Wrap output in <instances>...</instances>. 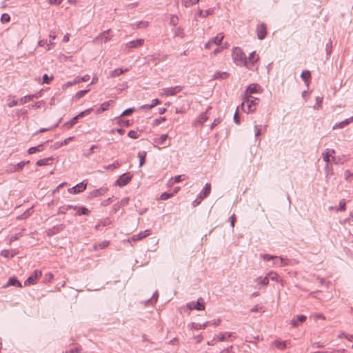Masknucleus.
<instances>
[{"label":"nucleus","instance_id":"obj_11","mask_svg":"<svg viewBox=\"0 0 353 353\" xmlns=\"http://www.w3.org/2000/svg\"><path fill=\"white\" fill-rule=\"evenodd\" d=\"M112 35L110 34V30H107L101 33L99 36L94 39L93 42H97L99 40L106 43L112 39Z\"/></svg>","mask_w":353,"mask_h":353},{"label":"nucleus","instance_id":"obj_17","mask_svg":"<svg viewBox=\"0 0 353 353\" xmlns=\"http://www.w3.org/2000/svg\"><path fill=\"white\" fill-rule=\"evenodd\" d=\"M64 228L65 225L63 224L54 225L47 231V234L50 236H53L63 230Z\"/></svg>","mask_w":353,"mask_h":353},{"label":"nucleus","instance_id":"obj_30","mask_svg":"<svg viewBox=\"0 0 353 353\" xmlns=\"http://www.w3.org/2000/svg\"><path fill=\"white\" fill-rule=\"evenodd\" d=\"M76 215L81 216V215H88L89 214V210L83 206L78 207V208L76 210Z\"/></svg>","mask_w":353,"mask_h":353},{"label":"nucleus","instance_id":"obj_62","mask_svg":"<svg viewBox=\"0 0 353 353\" xmlns=\"http://www.w3.org/2000/svg\"><path fill=\"white\" fill-rule=\"evenodd\" d=\"M111 102H112V101H105V102L103 103L101 105V110L102 111L107 110L108 109Z\"/></svg>","mask_w":353,"mask_h":353},{"label":"nucleus","instance_id":"obj_8","mask_svg":"<svg viewBox=\"0 0 353 353\" xmlns=\"http://www.w3.org/2000/svg\"><path fill=\"white\" fill-rule=\"evenodd\" d=\"M42 275V272L41 270H36L34 271L32 275H30L24 282V285L28 286L30 285H34L37 283V281L40 279Z\"/></svg>","mask_w":353,"mask_h":353},{"label":"nucleus","instance_id":"obj_16","mask_svg":"<svg viewBox=\"0 0 353 353\" xmlns=\"http://www.w3.org/2000/svg\"><path fill=\"white\" fill-rule=\"evenodd\" d=\"M211 192V185L209 183H207L203 190L199 193V199L200 200H203L204 198L207 197Z\"/></svg>","mask_w":353,"mask_h":353},{"label":"nucleus","instance_id":"obj_41","mask_svg":"<svg viewBox=\"0 0 353 353\" xmlns=\"http://www.w3.org/2000/svg\"><path fill=\"white\" fill-rule=\"evenodd\" d=\"M349 124V122H348V120L347 119H346L344 121H342L339 123H336L334 126H333V129H336V128H343L345 126H346L347 125Z\"/></svg>","mask_w":353,"mask_h":353},{"label":"nucleus","instance_id":"obj_12","mask_svg":"<svg viewBox=\"0 0 353 353\" xmlns=\"http://www.w3.org/2000/svg\"><path fill=\"white\" fill-rule=\"evenodd\" d=\"M30 161H21L15 165H10L7 171L10 172H17L21 171L26 165L28 164Z\"/></svg>","mask_w":353,"mask_h":353},{"label":"nucleus","instance_id":"obj_59","mask_svg":"<svg viewBox=\"0 0 353 353\" xmlns=\"http://www.w3.org/2000/svg\"><path fill=\"white\" fill-rule=\"evenodd\" d=\"M134 111V109L132 108H128L125 110H124L121 114V117L128 116L130 115Z\"/></svg>","mask_w":353,"mask_h":353},{"label":"nucleus","instance_id":"obj_40","mask_svg":"<svg viewBox=\"0 0 353 353\" xmlns=\"http://www.w3.org/2000/svg\"><path fill=\"white\" fill-rule=\"evenodd\" d=\"M73 139H74V137H70L65 139V140H63L62 142H57L55 143V148H58L63 145H67L69 143V141H72Z\"/></svg>","mask_w":353,"mask_h":353},{"label":"nucleus","instance_id":"obj_42","mask_svg":"<svg viewBox=\"0 0 353 353\" xmlns=\"http://www.w3.org/2000/svg\"><path fill=\"white\" fill-rule=\"evenodd\" d=\"M90 91V89H85V90H80V91H78L75 95H74V98L76 99H80L81 98H82L85 94H87L88 92Z\"/></svg>","mask_w":353,"mask_h":353},{"label":"nucleus","instance_id":"obj_63","mask_svg":"<svg viewBox=\"0 0 353 353\" xmlns=\"http://www.w3.org/2000/svg\"><path fill=\"white\" fill-rule=\"evenodd\" d=\"M165 117H159L153 121V125H158L161 123L163 121H165Z\"/></svg>","mask_w":353,"mask_h":353},{"label":"nucleus","instance_id":"obj_54","mask_svg":"<svg viewBox=\"0 0 353 353\" xmlns=\"http://www.w3.org/2000/svg\"><path fill=\"white\" fill-rule=\"evenodd\" d=\"M43 104H44V101H40L36 102L34 104L29 105L28 108H40L41 107V105Z\"/></svg>","mask_w":353,"mask_h":353},{"label":"nucleus","instance_id":"obj_23","mask_svg":"<svg viewBox=\"0 0 353 353\" xmlns=\"http://www.w3.org/2000/svg\"><path fill=\"white\" fill-rule=\"evenodd\" d=\"M258 84L252 83L250 84L245 91L244 94L243 95H251V94L257 92V90L259 88Z\"/></svg>","mask_w":353,"mask_h":353},{"label":"nucleus","instance_id":"obj_7","mask_svg":"<svg viewBox=\"0 0 353 353\" xmlns=\"http://www.w3.org/2000/svg\"><path fill=\"white\" fill-rule=\"evenodd\" d=\"M132 178V175L130 172L124 173L115 181V185L123 187L131 181Z\"/></svg>","mask_w":353,"mask_h":353},{"label":"nucleus","instance_id":"obj_61","mask_svg":"<svg viewBox=\"0 0 353 353\" xmlns=\"http://www.w3.org/2000/svg\"><path fill=\"white\" fill-rule=\"evenodd\" d=\"M251 312H263V307L259 305H256L250 310Z\"/></svg>","mask_w":353,"mask_h":353},{"label":"nucleus","instance_id":"obj_32","mask_svg":"<svg viewBox=\"0 0 353 353\" xmlns=\"http://www.w3.org/2000/svg\"><path fill=\"white\" fill-rule=\"evenodd\" d=\"M224 36L222 33L218 34L215 37L212 38L211 42L216 45H220L223 41Z\"/></svg>","mask_w":353,"mask_h":353},{"label":"nucleus","instance_id":"obj_57","mask_svg":"<svg viewBox=\"0 0 353 353\" xmlns=\"http://www.w3.org/2000/svg\"><path fill=\"white\" fill-rule=\"evenodd\" d=\"M128 136L131 139H137L139 137V134L135 130H130L128 133Z\"/></svg>","mask_w":353,"mask_h":353},{"label":"nucleus","instance_id":"obj_36","mask_svg":"<svg viewBox=\"0 0 353 353\" xmlns=\"http://www.w3.org/2000/svg\"><path fill=\"white\" fill-rule=\"evenodd\" d=\"M214 10L212 9H208L205 11H203L202 10H199L198 12V16L202 17H207L208 16L212 14L213 13Z\"/></svg>","mask_w":353,"mask_h":353},{"label":"nucleus","instance_id":"obj_44","mask_svg":"<svg viewBox=\"0 0 353 353\" xmlns=\"http://www.w3.org/2000/svg\"><path fill=\"white\" fill-rule=\"evenodd\" d=\"M120 165H121V164L119 163V162L118 161H116L113 163L105 166V168L106 170H114V169L119 168Z\"/></svg>","mask_w":353,"mask_h":353},{"label":"nucleus","instance_id":"obj_20","mask_svg":"<svg viewBox=\"0 0 353 353\" xmlns=\"http://www.w3.org/2000/svg\"><path fill=\"white\" fill-rule=\"evenodd\" d=\"M168 138V135L167 134H161L159 137H155L152 139V142L154 144L163 145L165 143Z\"/></svg>","mask_w":353,"mask_h":353},{"label":"nucleus","instance_id":"obj_25","mask_svg":"<svg viewBox=\"0 0 353 353\" xmlns=\"http://www.w3.org/2000/svg\"><path fill=\"white\" fill-rule=\"evenodd\" d=\"M229 75H230L229 73H228L226 72L216 71L213 74L212 79H225L228 78Z\"/></svg>","mask_w":353,"mask_h":353},{"label":"nucleus","instance_id":"obj_38","mask_svg":"<svg viewBox=\"0 0 353 353\" xmlns=\"http://www.w3.org/2000/svg\"><path fill=\"white\" fill-rule=\"evenodd\" d=\"M325 177L328 179L330 176L333 175V169L332 166H330L328 163H326L325 166Z\"/></svg>","mask_w":353,"mask_h":353},{"label":"nucleus","instance_id":"obj_9","mask_svg":"<svg viewBox=\"0 0 353 353\" xmlns=\"http://www.w3.org/2000/svg\"><path fill=\"white\" fill-rule=\"evenodd\" d=\"M167 59V55H161V54H153L148 55L146 57L148 63H152L154 65H157L159 63L165 61Z\"/></svg>","mask_w":353,"mask_h":353},{"label":"nucleus","instance_id":"obj_46","mask_svg":"<svg viewBox=\"0 0 353 353\" xmlns=\"http://www.w3.org/2000/svg\"><path fill=\"white\" fill-rule=\"evenodd\" d=\"M332 50V42L331 40H330L325 46V51H326L327 56H330L331 54Z\"/></svg>","mask_w":353,"mask_h":353},{"label":"nucleus","instance_id":"obj_33","mask_svg":"<svg viewBox=\"0 0 353 353\" xmlns=\"http://www.w3.org/2000/svg\"><path fill=\"white\" fill-rule=\"evenodd\" d=\"M137 156L139 159V167H141L145 162L146 152H139Z\"/></svg>","mask_w":353,"mask_h":353},{"label":"nucleus","instance_id":"obj_64","mask_svg":"<svg viewBox=\"0 0 353 353\" xmlns=\"http://www.w3.org/2000/svg\"><path fill=\"white\" fill-rule=\"evenodd\" d=\"M148 26V22L146 21H139L136 23L137 28H142Z\"/></svg>","mask_w":353,"mask_h":353},{"label":"nucleus","instance_id":"obj_26","mask_svg":"<svg viewBox=\"0 0 353 353\" xmlns=\"http://www.w3.org/2000/svg\"><path fill=\"white\" fill-rule=\"evenodd\" d=\"M53 160L52 157H47L44 159H39L37 161L36 165L37 166H43L50 165Z\"/></svg>","mask_w":353,"mask_h":353},{"label":"nucleus","instance_id":"obj_5","mask_svg":"<svg viewBox=\"0 0 353 353\" xmlns=\"http://www.w3.org/2000/svg\"><path fill=\"white\" fill-rule=\"evenodd\" d=\"M90 111H91V109H88V110L81 112L77 115L74 117L70 121L65 123L63 125L68 129L72 128L77 123V121L79 118L89 114L90 113Z\"/></svg>","mask_w":353,"mask_h":353},{"label":"nucleus","instance_id":"obj_56","mask_svg":"<svg viewBox=\"0 0 353 353\" xmlns=\"http://www.w3.org/2000/svg\"><path fill=\"white\" fill-rule=\"evenodd\" d=\"M345 205H346V203H345V199L341 200L339 202V208L337 209V210L345 211L346 209Z\"/></svg>","mask_w":353,"mask_h":353},{"label":"nucleus","instance_id":"obj_53","mask_svg":"<svg viewBox=\"0 0 353 353\" xmlns=\"http://www.w3.org/2000/svg\"><path fill=\"white\" fill-rule=\"evenodd\" d=\"M53 79V77H49L47 74H44L42 78L43 83L49 84L50 81Z\"/></svg>","mask_w":353,"mask_h":353},{"label":"nucleus","instance_id":"obj_27","mask_svg":"<svg viewBox=\"0 0 353 353\" xmlns=\"http://www.w3.org/2000/svg\"><path fill=\"white\" fill-rule=\"evenodd\" d=\"M255 55L256 52L255 51H253L250 54L248 58H247L249 65H250L252 68L251 70H253L254 63L257 61V60L259 59V57L256 58Z\"/></svg>","mask_w":353,"mask_h":353},{"label":"nucleus","instance_id":"obj_1","mask_svg":"<svg viewBox=\"0 0 353 353\" xmlns=\"http://www.w3.org/2000/svg\"><path fill=\"white\" fill-rule=\"evenodd\" d=\"M232 59L234 63L238 66H245L249 70H251L252 68L249 65L248 62V59L245 54L243 52L242 49L239 47H235L232 50Z\"/></svg>","mask_w":353,"mask_h":353},{"label":"nucleus","instance_id":"obj_55","mask_svg":"<svg viewBox=\"0 0 353 353\" xmlns=\"http://www.w3.org/2000/svg\"><path fill=\"white\" fill-rule=\"evenodd\" d=\"M10 21V17L7 13H3L1 17V21L2 23H7Z\"/></svg>","mask_w":353,"mask_h":353},{"label":"nucleus","instance_id":"obj_10","mask_svg":"<svg viewBox=\"0 0 353 353\" xmlns=\"http://www.w3.org/2000/svg\"><path fill=\"white\" fill-rule=\"evenodd\" d=\"M87 183L82 181L76 185L69 188L68 190L71 194H77L82 192L86 189Z\"/></svg>","mask_w":353,"mask_h":353},{"label":"nucleus","instance_id":"obj_2","mask_svg":"<svg viewBox=\"0 0 353 353\" xmlns=\"http://www.w3.org/2000/svg\"><path fill=\"white\" fill-rule=\"evenodd\" d=\"M259 99L251 95H242L241 109L246 113L253 112L256 110Z\"/></svg>","mask_w":353,"mask_h":353},{"label":"nucleus","instance_id":"obj_60","mask_svg":"<svg viewBox=\"0 0 353 353\" xmlns=\"http://www.w3.org/2000/svg\"><path fill=\"white\" fill-rule=\"evenodd\" d=\"M30 101H31V97H30L29 95H26L20 99L19 104H24Z\"/></svg>","mask_w":353,"mask_h":353},{"label":"nucleus","instance_id":"obj_34","mask_svg":"<svg viewBox=\"0 0 353 353\" xmlns=\"http://www.w3.org/2000/svg\"><path fill=\"white\" fill-rule=\"evenodd\" d=\"M274 344L276 348L279 350H284L287 347V342L286 341H282L279 340H276L274 342Z\"/></svg>","mask_w":353,"mask_h":353},{"label":"nucleus","instance_id":"obj_22","mask_svg":"<svg viewBox=\"0 0 353 353\" xmlns=\"http://www.w3.org/2000/svg\"><path fill=\"white\" fill-rule=\"evenodd\" d=\"M335 154V150L334 149H326L325 151L323 153V161L328 163H330V157L333 154Z\"/></svg>","mask_w":353,"mask_h":353},{"label":"nucleus","instance_id":"obj_4","mask_svg":"<svg viewBox=\"0 0 353 353\" xmlns=\"http://www.w3.org/2000/svg\"><path fill=\"white\" fill-rule=\"evenodd\" d=\"M183 86L182 85H176L174 87L163 88L160 90L159 94L161 97L174 96L177 93L180 92L183 90Z\"/></svg>","mask_w":353,"mask_h":353},{"label":"nucleus","instance_id":"obj_50","mask_svg":"<svg viewBox=\"0 0 353 353\" xmlns=\"http://www.w3.org/2000/svg\"><path fill=\"white\" fill-rule=\"evenodd\" d=\"M1 255L5 258L13 257L15 254H10V251L8 250H3L1 252Z\"/></svg>","mask_w":353,"mask_h":353},{"label":"nucleus","instance_id":"obj_48","mask_svg":"<svg viewBox=\"0 0 353 353\" xmlns=\"http://www.w3.org/2000/svg\"><path fill=\"white\" fill-rule=\"evenodd\" d=\"M58 125H59V123L54 124L53 126L50 127V128H42L39 129L38 131H37L35 134L42 133V132H45L48 130H52V129L57 128L58 126Z\"/></svg>","mask_w":353,"mask_h":353},{"label":"nucleus","instance_id":"obj_29","mask_svg":"<svg viewBox=\"0 0 353 353\" xmlns=\"http://www.w3.org/2000/svg\"><path fill=\"white\" fill-rule=\"evenodd\" d=\"M234 333L233 332H225L224 334H219L216 336V339L219 341H224L228 337L234 336Z\"/></svg>","mask_w":353,"mask_h":353},{"label":"nucleus","instance_id":"obj_35","mask_svg":"<svg viewBox=\"0 0 353 353\" xmlns=\"http://www.w3.org/2000/svg\"><path fill=\"white\" fill-rule=\"evenodd\" d=\"M311 74L309 70H303L301 72V77L305 81V83L308 85V79L310 78Z\"/></svg>","mask_w":353,"mask_h":353},{"label":"nucleus","instance_id":"obj_21","mask_svg":"<svg viewBox=\"0 0 353 353\" xmlns=\"http://www.w3.org/2000/svg\"><path fill=\"white\" fill-rule=\"evenodd\" d=\"M8 286H16V287H19V288H22V285H21V282L15 276L10 277L8 279L5 287H8Z\"/></svg>","mask_w":353,"mask_h":353},{"label":"nucleus","instance_id":"obj_49","mask_svg":"<svg viewBox=\"0 0 353 353\" xmlns=\"http://www.w3.org/2000/svg\"><path fill=\"white\" fill-rule=\"evenodd\" d=\"M207 112H204V113H202L200 117H199V119L198 120V122L203 125L208 119V116H207Z\"/></svg>","mask_w":353,"mask_h":353},{"label":"nucleus","instance_id":"obj_31","mask_svg":"<svg viewBox=\"0 0 353 353\" xmlns=\"http://www.w3.org/2000/svg\"><path fill=\"white\" fill-rule=\"evenodd\" d=\"M43 150V144H39L37 146L31 147L28 150V153L29 154H34L37 152H41Z\"/></svg>","mask_w":353,"mask_h":353},{"label":"nucleus","instance_id":"obj_14","mask_svg":"<svg viewBox=\"0 0 353 353\" xmlns=\"http://www.w3.org/2000/svg\"><path fill=\"white\" fill-rule=\"evenodd\" d=\"M257 37L260 40H263L265 38L267 34L266 26L264 23H261L256 27Z\"/></svg>","mask_w":353,"mask_h":353},{"label":"nucleus","instance_id":"obj_58","mask_svg":"<svg viewBox=\"0 0 353 353\" xmlns=\"http://www.w3.org/2000/svg\"><path fill=\"white\" fill-rule=\"evenodd\" d=\"M82 347L81 345H78L74 348L70 349L69 351H67L66 353H80Z\"/></svg>","mask_w":353,"mask_h":353},{"label":"nucleus","instance_id":"obj_24","mask_svg":"<svg viewBox=\"0 0 353 353\" xmlns=\"http://www.w3.org/2000/svg\"><path fill=\"white\" fill-rule=\"evenodd\" d=\"M128 68H125V69H122V68H117V69H114L113 70H112L110 74H109V77L110 78H114V77H119L120 76L121 74H122L123 73H124L125 72H127L128 71Z\"/></svg>","mask_w":353,"mask_h":353},{"label":"nucleus","instance_id":"obj_6","mask_svg":"<svg viewBox=\"0 0 353 353\" xmlns=\"http://www.w3.org/2000/svg\"><path fill=\"white\" fill-rule=\"evenodd\" d=\"M186 307L190 310H205V304L203 303V299L201 297H199L196 302H189L186 304Z\"/></svg>","mask_w":353,"mask_h":353},{"label":"nucleus","instance_id":"obj_47","mask_svg":"<svg viewBox=\"0 0 353 353\" xmlns=\"http://www.w3.org/2000/svg\"><path fill=\"white\" fill-rule=\"evenodd\" d=\"M25 230V229H23L21 232L17 233V234H15L14 235L12 236L10 238V243H11L12 242H14L17 240H18L20 236H22V234H23V232Z\"/></svg>","mask_w":353,"mask_h":353},{"label":"nucleus","instance_id":"obj_37","mask_svg":"<svg viewBox=\"0 0 353 353\" xmlns=\"http://www.w3.org/2000/svg\"><path fill=\"white\" fill-rule=\"evenodd\" d=\"M266 128H267V125H265L263 126L261 125H254V129H255V137L257 138L261 134V131H262V129H263L264 130H266Z\"/></svg>","mask_w":353,"mask_h":353},{"label":"nucleus","instance_id":"obj_52","mask_svg":"<svg viewBox=\"0 0 353 353\" xmlns=\"http://www.w3.org/2000/svg\"><path fill=\"white\" fill-rule=\"evenodd\" d=\"M179 22V19L176 15H171L170 20V24L172 26H176Z\"/></svg>","mask_w":353,"mask_h":353},{"label":"nucleus","instance_id":"obj_15","mask_svg":"<svg viewBox=\"0 0 353 353\" xmlns=\"http://www.w3.org/2000/svg\"><path fill=\"white\" fill-rule=\"evenodd\" d=\"M108 190L107 187H101L99 189H96L90 192L89 198L98 197L104 195Z\"/></svg>","mask_w":353,"mask_h":353},{"label":"nucleus","instance_id":"obj_19","mask_svg":"<svg viewBox=\"0 0 353 353\" xmlns=\"http://www.w3.org/2000/svg\"><path fill=\"white\" fill-rule=\"evenodd\" d=\"M151 233L152 232L150 230H145V231L140 232L132 237V241H136L141 240L142 239L150 235Z\"/></svg>","mask_w":353,"mask_h":353},{"label":"nucleus","instance_id":"obj_3","mask_svg":"<svg viewBox=\"0 0 353 353\" xmlns=\"http://www.w3.org/2000/svg\"><path fill=\"white\" fill-rule=\"evenodd\" d=\"M261 258H262L264 261H269L272 259H275L276 261L274 262V264L281 267L289 265L290 262L289 259H284L281 256L279 257L276 256L270 255L268 254H261Z\"/></svg>","mask_w":353,"mask_h":353},{"label":"nucleus","instance_id":"obj_43","mask_svg":"<svg viewBox=\"0 0 353 353\" xmlns=\"http://www.w3.org/2000/svg\"><path fill=\"white\" fill-rule=\"evenodd\" d=\"M199 1V0H182V3L185 7H190L195 5Z\"/></svg>","mask_w":353,"mask_h":353},{"label":"nucleus","instance_id":"obj_28","mask_svg":"<svg viewBox=\"0 0 353 353\" xmlns=\"http://www.w3.org/2000/svg\"><path fill=\"white\" fill-rule=\"evenodd\" d=\"M269 277V281H273L277 283H282V279L280 278L279 275L274 272H270L268 274Z\"/></svg>","mask_w":353,"mask_h":353},{"label":"nucleus","instance_id":"obj_13","mask_svg":"<svg viewBox=\"0 0 353 353\" xmlns=\"http://www.w3.org/2000/svg\"><path fill=\"white\" fill-rule=\"evenodd\" d=\"M143 43H144V39H143L132 40V41L128 42L125 44V48L128 50H130L132 49L137 48L139 46H141Z\"/></svg>","mask_w":353,"mask_h":353},{"label":"nucleus","instance_id":"obj_18","mask_svg":"<svg viewBox=\"0 0 353 353\" xmlns=\"http://www.w3.org/2000/svg\"><path fill=\"white\" fill-rule=\"evenodd\" d=\"M210 323H211V321H207L203 324H200V323L192 322L188 325V327L190 330H203V329H205L207 326H208Z\"/></svg>","mask_w":353,"mask_h":353},{"label":"nucleus","instance_id":"obj_39","mask_svg":"<svg viewBox=\"0 0 353 353\" xmlns=\"http://www.w3.org/2000/svg\"><path fill=\"white\" fill-rule=\"evenodd\" d=\"M256 281L262 285H267L269 283V277L268 274L265 277H258L256 279Z\"/></svg>","mask_w":353,"mask_h":353},{"label":"nucleus","instance_id":"obj_45","mask_svg":"<svg viewBox=\"0 0 353 353\" xmlns=\"http://www.w3.org/2000/svg\"><path fill=\"white\" fill-rule=\"evenodd\" d=\"M332 160L334 164H343L346 161L345 159H343L340 157H332Z\"/></svg>","mask_w":353,"mask_h":353},{"label":"nucleus","instance_id":"obj_51","mask_svg":"<svg viewBox=\"0 0 353 353\" xmlns=\"http://www.w3.org/2000/svg\"><path fill=\"white\" fill-rule=\"evenodd\" d=\"M174 193L163 192L160 196V199L165 201L173 196Z\"/></svg>","mask_w":353,"mask_h":353}]
</instances>
